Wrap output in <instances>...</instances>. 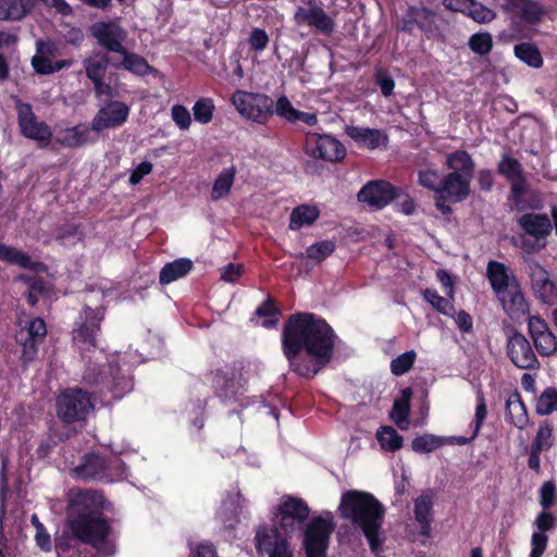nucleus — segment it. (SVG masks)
Wrapping results in <instances>:
<instances>
[{"mask_svg": "<svg viewBox=\"0 0 557 557\" xmlns=\"http://www.w3.org/2000/svg\"><path fill=\"white\" fill-rule=\"evenodd\" d=\"M499 9L515 24L539 25L546 15L537 0H499Z\"/></svg>", "mask_w": 557, "mask_h": 557, "instance_id": "12", "label": "nucleus"}, {"mask_svg": "<svg viewBox=\"0 0 557 557\" xmlns=\"http://www.w3.org/2000/svg\"><path fill=\"white\" fill-rule=\"evenodd\" d=\"M119 54L123 57V60L120 62L112 61L111 63V65L116 70L123 69L140 77L151 74L154 70L144 57L128 51L126 48H124V51Z\"/></svg>", "mask_w": 557, "mask_h": 557, "instance_id": "30", "label": "nucleus"}, {"mask_svg": "<svg viewBox=\"0 0 557 557\" xmlns=\"http://www.w3.org/2000/svg\"><path fill=\"white\" fill-rule=\"evenodd\" d=\"M85 238V232L79 223H64L54 230V239L60 245L76 244Z\"/></svg>", "mask_w": 557, "mask_h": 557, "instance_id": "46", "label": "nucleus"}, {"mask_svg": "<svg viewBox=\"0 0 557 557\" xmlns=\"http://www.w3.org/2000/svg\"><path fill=\"white\" fill-rule=\"evenodd\" d=\"M467 11H465V15L471 17L473 21L478 23H490L496 18V13L475 0H470L463 3Z\"/></svg>", "mask_w": 557, "mask_h": 557, "instance_id": "49", "label": "nucleus"}, {"mask_svg": "<svg viewBox=\"0 0 557 557\" xmlns=\"http://www.w3.org/2000/svg\"><path fill=\"white\" fill-rule=\"evenodd\" d=\"M557 490L554 481H545L539 490V503L542 509H550L556 500Z\"/></svg>", "mask_w": 557, "mask_h": 557, "instance_id": "58", "label": "nucleus"}, {"mask_svg": "<svg viewBox=\"0 0 557 557\" xmlns=\"http://www.w3.org/2000/svg\"><path fill=\"white\" fill-rule=\"evenodd\" d=\"M434 497V491L426 488L413 500V512L416 521L420 525V534L426 539L431 536L432 531Z\"/></svg>", "mask_w": 557, "mask_h": 557, "instance_id": "26", "label": "nucleus"}, {"mask_svg": "<svg viewBox=\"0 0 557 557\" xmlns=\"http://www.w3.org/2000/svg\"><path fill=\"white\" fill-rule=\"evenodd\" d=\"M18 347V361L23 368H28L38 357L39 348L18 331L14 334Z\"/></svg>", "mask_w": 557, "mask_h": 557, "instance_id": "44", "label": "nucleus"}, {"mask_svg": "<svg viewBox=\"0 0 557 557\" xmlns=\"http://www.w3.org/2000/svg\"><path fill=\"white\" fill-rule=\"evenodd\" d=\"M0 260L30 271H41L45 268L42 262L33 261L30 257L22 250L2 243H0Z\"/></svg>", "mask_w": 557, "mask_h": 557, "instance_id": "33", "label": "nucleus"}, {"mask_svg": "<svg viewBox=\"0 0 557 557\" xmlns=\"http://www.w3.org/2000/svg\"><path fill=\"white\" fill-rule=\"evenodd\" d=\"M504 308L511 312L524 313L529 310L528 302L521 292L520 284L518 287H510L505 295L499 296Z\"/></svg>", "mask_w": 557, "mask_h": 557, "instance_id": "47", "label": "nucleus"}, {"mask_svg": "<svg viewBox=\"0 0 557 557\" xmlns=\"http://www.w3.org/2000/svg\"><path fill=\"white\" fill-rule=\"evenodd\" d=\"M408 16L422 32H429L435 23L436 14L428 8L410 7Z\"/></svg>", "mask_w": 557, "mask_h": 557, "instance_id": "51", "label": "nucleus"}, {"mask_svg": "<svg viewBox=\"0 0 557 557\" xmlns=\"http://www.w3.org/2000/svg\"><path fill=\"white\" fill-rule=\"evenodd\" d=\"M423 298L436 311H438L447 317H453L456 312L453 302L449 299L438 295V293L435 289L426 288L423 292Z\"/></svg>", "mask_w": 557, "mask_h": 557, "instance_id": "52", "label": "nucleus"}, {"mask_svg": "<svg viewBox=\"0 0 557 557\" xmlns=\"http://www.w3.org/2000/svg\"><path fill=\"white\" fill-rule=\"evenodd\" d=\"M104 318V308H91L85 305L76 317L72 329V341L79 350H94L98 346L97 337Z\"/></svg>", "mask_w": 557, "mask_h": 557, "instance_id": "7", "label": "nucleus"}, {"mask_svg": "<svg viewBox=\"0 0 557 557\" xmlns=\"http://www.w3.org/2000/svg\"><path fill=\"white\" fill-rule=\"evenodd\" d=\"M211 375L214 395L222 403L234 404L246 391L245 383L242 382V373H237L235 368L215 369L211 371Z\"/></svg>", "mask_w": 557, "mask_h": 557, "instance_id": "15", "label": "nucleus"}, {"mask_svg": "<svg viewBox=\"0 0 557 557\" xmlns=\"http://www.w3.org/2000/svg\"><path fill=\"white\" fill-rule=\"evenodd\" d=\"M230 100L242 116L258 124H265L274 114V101L265 94L237 89Z\"/></svg>", "mask_w": 557, "mask_h": 557, "instance_id": "8", "label": "nucleus"}, {"mask_svg": "<svg viewBox=\"0 0 557 557\" xmlns=\"http://www.w3.org/2000/svg\"><path fill=\"white\" fill-rule=\"evenodd\" d=\"M33 8L34 4L27 0H0V21L21 22Z\"/></svg>", "mask_w": 557, "mask_h": 557, "instance_id": "34", "label": "nucleus"}, {"mask_svg": "<svg viewBox=\"0 0 557 557\" xmlns=\"http://www.w3.org/2000/svg\"><path fill=\"white\" fill-rule=\"evenodd\" d=\"M235 175L236 169L234 165H232L231 168L224 169L216 176L211 190L212 200H220L230 194L234 184Z\"/></svg>", "mask_w": 557, "mask_h": 557, "instance_id": "41", "label": "nucleus"}, {"mask_svg": "<svg viewBox=\"0 0 557 557\" xmlns=\"http://www.w3.org/2000/svg\"><path fill=\"white\" fill-rule=\"evenodd\" d=\"M345 134L354 140L357 147L362 149L375 150L379 147H386L388 144V135L379 128L347 125Z\"/></svg>", "mask_w": 557, "mask_h": 557, "instance_id": "24", "label": "nucleus"}, {"mask_svg": "<svg viewBox=\"0 0 557 557\" xmlns=\"http://www.w3.org/2000/svg\"><path fill=\"white\" fill-rule=\"evenodd\" d=\"M335 249L336 244L334 240H320L307 247L305 252H300L299 255H297V258H307L313 261L315 264H319L326 260L330 256H332Z\"/></svg>", "mask_w": 557, "mask_h": 557, "instance_id": "39", "label": "nucleus"}, {"mask_svg": "<svg viewBox=\"0 0 557 557\" xmlns=\"http://www.w3.org/2000/svg\"><path fill=\"white\" fill-rule=\"evenodd\" d=\"M338 336L331 324L312 312L287 317L281 333V348L290 372L311 380L333 360Z\"/></svg>", "mask_w": 557, "mask_h": 557, "instance_id": "1", "label": "nucleus"}, {"mask_svg": "<svg viewBox=\"0 0 557 557\" xmlns=\"http://www.w3.org/2000/svg\"><path fill=\"white\" fill-rule=\"evenodd\" d=\"M253 542L260 557H294L289 539L275 524L259 525Z\"/></svg>", "mask_w": 557, "mask_h": 557, "instance_id": "10", "label": "nucleus"}, {"mask_svg": "<svg viewBox=\"0 0 557 557\" xmlns=\"http://www.w3.org/2000/svg\"><path fill=\"white\" fill-rule=\"evenodd\" d=\"M445 164L451 172H460L465 177L472 180L475 163L468 151L460 149L449 153Z\"/></svg>", "mask_w": 557, "mask_h": 557, "instance_id": "36", "label": "nucleus"}, {"mask_svg": "<svg viewBox=\"0 0 557 557\" xmlns=\"http://www.w3.org/2000/svg\"><path fill=\"white\" fill-rule=\"evenodd\" d=\"M375 84L380 87L381 94L384 97H389L395 88L394 78L383 69L375 71L374 75Z\"/></svg>", "mask_w": 557, "mask_h": 557, "instance_id": "62", "label": "nucleus"}, {"mask_svg": "<svg viewBox=\"0 0 557 557\" xmlns=\"http://www.w3.org/2000/svg\"><path fill=\"white\" fill-rule=\"evenodd\" d=\"M506 354L511 363L521 370H537L541 362L537 359L529 339L516 329L507 337Z\"/></svg>", "mask_w": 557, "mask_h": 557, "instance_id": "14", "label": "nucleus"}, {"mask_svg": "<svg viewBox=\"0 0 557 557\" xmlns=\"http://www.w3.org/2000/svg\"><path fill=\"white\" fill-rule=\"evenodd\" d=\"M104 509L106 498L100 491L71 488L67 493L66 525L72 539L111 556L115 544L109 540L112 525Z\"/></svg>", "mask_w": 557, "mask_h": 557, "instance_id": "2", "label": "nucleus"}, {"mask_svg": "<svg viewBox=\"0 0 557 557\" xmlns=\"http://www.w3.org/2000/svg\"><path fill=\"white\" fill-rule=\"evenodd\" d=\"M112 61L103 51H94L83 60L86 76L90 81L104 78L106 72Z\"/></svg>", "mask_w": 557, "mask_h": 557, "instance_id": "35", "label": "nucleus"}, {"mask_svg": "<svg viewBox=\"0 0 557 557\" xmlns=\"http://www.w3.org/2000/svg\"><path fill=\"white\" fill-rule=\"evenodd\" d=\"M444 446V437L425 433L416 436L411 442V448L418 454H429Z\"/></svg>", "mask_w": 557, "mask_h": 557, "instance_id": "48", "label": "nucleus"}, {"mask_svg": "<svg viewBox=\"0 0 557 557\" xmlns=\"http://www.w3.org/2000/svg\"><path fill=\"white\" fill-rule=\"evenodd\" d=\"M94 408L90 394L79 387L63 389L55 400L57 417L64 424L86 421Z\"/></svg>", "mask_w": 557, "mask_h": 557, "instance_id": "5", "label": "nucleus"}, {"mask_svg": "<svg viewBox=\"0 0 557 557\" xmlns=\"http://www.w3.org/2000/svg\"><path fill=\"white\" fill-rule=\"evenodd\" d=\"M129 115V107L119 100H110L101 108L91 121L92 131L99 133L107 128H115L123 125Z\"/></svg>", "mask_w": 557, "mask_h": 557, "instance_id": "22", "label": "nucleus"}, {"mask_svg": "<svg viewBox=\"0 0 557 557\" xmlns=\"http://www.w3.org/2000/svg\"><path fill=\"white\" fill-rule=\"evenodd\" d=\"M89 32L97 44L108 52L120 53L124 51L123 41L126 38V32L120 24L113 21L96 22L90 26Z\"/></svg>", "mask_w": 557, "mask_h": 557, "instance_id": "19", "label": "nucleus"}, {"mask_svg": "<svg viewBox=\"0 0 557 557\" xmlns=\"http://www.w3.org/2000/svg\"><path fill=\"white\" fill-rule=\"evenodd\" d=\"M486 277L497 296L505 295L510 287H518L515 273L503 262L491 260L486 267Z\"/></svg>", "mask_w": 557, "mask_h": 557, "instance_id": "25", "label": "nucleus"}, {"mask_svg": "<svg viewBox=\"0 0 557 557\" xmlns=\"http://www.w3.org/2000/svg\"><path fill=\"white\" fill-rule=\"evenodd\" d=\"M305 152L311 158L327 162H339L346 157L344 145L327 134L308 133L305 140Z\"/></svg>", "mask_w": 557, "mask_h": 557, "instance_id": "13", "label": "nucleus"}, {"mask_svg": "<svg viewBox=\"0 0 557 557\" xmlns=\"http://www.w3.org/2000/svg\"><path fill=\"white\" fill-rule=\"evenodd\" d=\"M554 445L553 428L548 423L541 424L530 448L535 450H548Z\"/></svg>", "mask_w": 557, "mask_h": 557, "instance_id": "55", "label": "nucleus"}, {"mask_svg": "<svg viewBox=\"0 0 557 557\" xmlns=\"http://www.w3.org/2000/svg\"><path fill=\"white\" fill-rule=\"evenodd\" d=\"M397 196V188L386 181H372L358 193V199L382 209Z\"/></svg>", "mask_w": 557, "mask_h": 557, "instance_id": "23", "label": "nucleus"}, {"mask_svg": "<svg viewBox=\"0 0 557 557\" xmlns=\"http://www.w3.org/2000/svg\"><path fill=\"white\" fill-rule=\"evenodd\" d=\"M412 397V388L406 387L400 391V397L396 398L393 404L391 417L397 425L406 422L410 414V401Z\"/></svg>", "mask_w": 557, "mask_h": 557, "instance_id": "45", "label": "nucleus"}, {"mask_svg": "<svg viewBox=\"0 0 557 557\" xmlns=\"http://www.w3.org/2000/svg\"><path fill=\"white\" fill-rule=\"evenodd\" d=\"M24 281H30L29 290L27 294V302L30 306H36L39 301V297L47 292L46 282L42 277L28 278L26 276H22Z\"/></svg>", "mask_w": 557, "mask_h": 557, "instance_id": "61", "label": "nucleus"}, {"mask_svg": "<svg viewBox=\"0 0 557 557\" xmlns=\"http://www.w3.org/2000/svg\"><path fill=\"white\" fill-rule=\"evenodd\" d=\"M341 518L350 521L366 537L370 549L377 553L385 541L382 527L385 507L371 493L360 490H348L341 496L338 505Z\"/></svg>", "mask_w": 557, "mask_h": 557, "instance_id": "3", "label": "nucleus"}, {"mask_svg": "<svg viewBox=\"0 0 557 557\" xmlns=\"http://www.w3.org/2000/svg\"><path fill=\"white\" fill-rule=\"evenodd\" d=\"M194 269V262L188 258H178L163 265L159 273V283L169 285L185 277Z\"/></svg>", "mask_w": 557, "mask_h": 557, "instance_id": "32", "label": "nucleus"}, {"mask_svg": "<svg viewBox=\"0 0 557 557\" xmlns=\"http://www.w3.org/2000/svg\"><path fill=\"white\" fill-rule=\"evenodd\" d=\"M333 517H314L304 529V548L306 557H326L330 539L334 532Z\"/></svg>", "mask_w": 557, "mask_h": 557, "instance_id": "9", "label": "nucleus"}, {"mask_svg": "<svg viewBox=\"0 0 557 557\" xmlns=\"http://www.w3.org/2000/svg\"><path fill=\"white\" fill-rule=\"evenodd\" d=\"M20 333L28 338L33 344H35L38 348L44 343L47 336V324L45 320L40 317L29 319L23 327L17 330Z\"/></svg>", "mask_w": 557, "mask_h": 557, "instance_id": "42", "label": "nucleus"}, {"mask_svg": "<svg viewBox=\"0 0 557 557\" xmlns=\"http://www.w3.org/2000/svg\"><path fill=\"white\" fill-rule=\"evenodd\" d=\"M505 420L519 430L525 429L529 424V413L527 406L522 400L520 393L516 389L511 392L505 404Z\"/></svg>", "mask_w": 557, "mask_h": 557, "instance_id": "29", "label": "nucleus"}, {"mask_svg": "<svg viewBox=\"0 0 557 557\" xmlns=\"http://www.w3.org/2000/svg\"><path fill=\"white\" fill-rule=\"evenodd\" d=\"M417 359V352L414 350H408L391 361V372L395 376H401L409 372L413 367Z\"/></svg>", "mask_w": 557, "mask_h": 557, "instance_id": "54", "label": "nucleus"}, {"mask_svg": "<svg viewBox=\"0 0 557 557\" xmlns=\"http://www.w3.org/2000/svg\"><path fill=\"white\" fill-rule=\"evenodd\" d=\"M486 417H487L486 400H485L484 394L482 392H479L476 394L475 413H474V419L472 421V425L474 429V436L479 435Z\"/></svg>", "mask_w": 557, "mask_h": 557, "instance_id": "60", "label": "nucleus"}, {"mask_svg": "<svg viewBox=\"0 0 557 557\" xmlns=\"http://www.w3.org/2000/svg\"><path fill=\"white\" fill-rule=\"evenodd\" d=\"M214 109V102L211 98H200L193 107L194 117L201 124H208L213 117Z\"/></svg>", "mask_w": 557, "mask_h": 557, "instance_id": "56", "label": "nucleus"}, {"mask_svg": "<svg viewBox=\"0 0 557 557\" xmlns=\"http://www.w3.org/2000/svg\"><path fill=\"white\" fill-rule=\"evenodd\" d=\"M376 440L383 450L395 453L403 447L404 437L389 425H382L376 431Z\"/></svg>", "mask_w": 557, "mask_h": 557, "instance_id": "43", "label": "nucleus"}, {"mask_svg": "<svg viewBox=\"0 0 557 557\" xmlns=\"http://www.w3.org/2000/svg\"><path fill=\"white\" fill-rule=\"evenodd\" d=\"M255 315L258 318H264L261 322V325L264 329L271 330L277 326L281 311L276 306L275 300L268 296L265 300H263L255 310Z\"/></svg>", "mask_w": 557, "mask_h": 557, "instance_id": "40", "label": "nucleus"}, {"mask_svg": "<svg viewBox=\"0 0 557 557\" xmlns=\"http://www.w3.org/2000/svg\"><path fill=\"white\" fill-rule=\"evenodd\" d=\"M470 184L471 178L465 177L460 172H449L442 178L440 193L450 197V202H461L470 196Z\"/></svg>", "mask_w": 557, "mask_h": 557, "instance_id": "27", "label": "nucleus"}, {"mask_svg": "<svg viewBox=\"0 0 557 557\" xmlns=\"http://www.w3.org/2000/svg\"><path fill=\"white\" fill-rule=\"evenodd\" d=\"M536 532L546 534L556 528V517L549 509H542L533 522Z\"/></svg>", "mask_w": 557, "mask_h": 557, "instance_id": "59", "label": "nucleus"}, {"mask_svg": "<svg viewBox=\"0 0 557 557\" xmlns=\"http://www.w3.org/2000/svg\"><path fill=\"white\" fill-rule=\"evenodd\" d=\"M520 227L530 236L542 239L550 235L552 220L545 213H525L518 219Z\"/></svg>", "mask_w": 557, "mask_h": 557, "instance_id": "28", "label": "nucleus"}, {"mask_svg": "<svg viewBox=\"0 0 557 557\" xmlns=\"http://www.w3.org/2000/svg\"><path fill=\"white\" fill-rule=\"evenodd\" d=\"M497 172L509 182L513 201H521L522 197L527 193L528 182L523 174V168L520 161L507 153H504L497 164Z\"/></svg>", "mask_w": 557, "mask_h": 557, "instance_id": "21", "label": "nucleus"}, {"mask_svg": "<svg viewBox=\"0 0 557 557\" xmlns=\"http://www.w3.org/2000/svg\"><path fill=\"white\" fill-rule=\"evenodd\" d=\"M91 131H92L91 125L88 126L86 124H77L73 127H69V128L62 131L55 140L62 147H66V148L82 147L88 143L95 141V139L90 138Z\"/></svg>", "mask_w": 557, "mask_h": 557, "instance_id": "31", "label": "nucleus"}, {"mask_svg": "<svg viewBox=\"0 0 557 557\" xmlns=\"http://www.w3.org/2000/svg\"><path fill=\"white\" fill-rule=\"evenodd\" d=\"M548 544V535L534 531L531 535V552L529 557H543Z\"/></svg>", "mask_w": 557, "mask_h": 557, "instance_id": "64", "label": "nucleus"}, {"mask_svg": "<svg viewBox=\"0 0 557 557\" xmlns=\"http://www.w3.org/2000/svg\"><path fill=\"white\" fill-rule=\"evenodd\" d=\"M17 124L21 134L38 143L40 148L50 145L52 138L51 127L45 121H38L29 103L17 99L15 102Z\"/></svg>", "mask_w": 557, "mask_h": 557, "instance_id": "11", "label": "nucleus"}, {"mask_svg": "<svg viewBox=\"0 0 557 557\" xmlns=\"http://www.w3.org/2000/svg\"><path fill=\"white\" fill-rule=\"evenodd\" d=\"M535 411L540 416H548L557 411V388L549 386L546 387L535 405Z\"/></svg>", "mask_w": 557, "mask_h": 557, "instance_id": "50", "label": "nucleus"}, {"mask_svg": "<svg viewBox=\"0 0 557 557\" xmlns=\"http://www.w3.org/2000/svg\"><path fill=\"white\" fill-rule=\"evenodd\" d=\"M125 463L116 456L89 451L83 455L73 469V476L84 482L112 483L123 478Z\"/></svg>", "mask_w": 557, "mask_h": 557, "instance_id": "4", "label": "nucleus"}, {"mask_svg": "<svg viewBox=\"0 0 557 557\" xmlns=\"http://www.w3.org/2000/svg\"><path fill=\"white\" fill-rule=\"evenodd\" d=\"M515 57L532 69H541L544 64L542 53L534 42L525 41L515 45Z\"/></svg>", "mask_w": 557, "mask_h": 557, "instance_id": "38", "label": "nucleus"}, {"mask_svg": "<svg viewBox=\"0 0 557 557\" xmlns=\"http://www.w3.org/2000/svg\"><path fill=\"white\" fill-rule=\"evenodd\" d=\"M531 288L537 300L547 306L557 305V285L549 277L548 271L536 260L528 262Z\"/></svg>", "mask_w": 557, "mask_h": 557, "instance_id": "16", "label": "nucleus"}, {"mask_svg": "<svg viewBox=\"0 0 557 557\" xmlns=\"http://www.w3.org/2000/svg\"><path fill=\"white\" fill-rule=\"evenodd\" d=\"M313 2L315 0H308L310 7L307 9L302 7L297 8L294 14L296 25H307L324 36H331L335 30V21L321 5L312 4Z\"/></svg>", "mask_w": 557, "mask_h": 557, "instance_id": "18", "label": "nucleus"}, {"mask_svg": "<svg viewBox=\"0 0 557 557\" xmlns=\"http://www.w3.org/2000/svg\"><path fill=\"white\" fill-rule=\"evenodd\" d=\"M418 183L434 193H440L442 178L436 170H420L418 172Z\"/></svg>", "mask_w": 557, "mask_h": 557, "instance_id": "57", "label": "nucleus"}, {"mask_svg": "<svg viewBox=\"0 0 557 557\" xmlns=\"http://www.w3.org/2000/svg\"><path fill=\"white\" fill-rule=\"evenodd\" d=\"M320 216V210L315 206L299 205L295 207L289 215L288 227L292 231H299L305 225H312Z\"/></svg>", "mask_w": 557, "mask_h": 557, "instance_id": "37", "label": "nucleus"}, {"mask_svg": "<svg viewBox=\"0 0 557 557\" xmlns=\"http://www.w3.org/2000/svg\"><path fill=\"white\" fill-rule=\"evenodd\" d=\"M309 515L310 508L302 498L284 495L274 513V524L290 539L294 534L300 535L304 532Z\"/></svg>", "mask_w": 557, "mask_h": 557, "instance_id": "6", "label": "nucleus"}, {"mask_svg": "<svg viewBox=\"0 0 557 557\" xmlns=\"http://www.w3.org/2000/svg\"><path fill=\"white\" fill-rule=\"evenodd\" d=\"M97 384L100 385L101 394L110 393L115 399L123 398L133 389V380L122 373L116 363H109L100 371V380L97 381Z\"/></svg>", "mask_w": 557, "mask_h": 557, "instance_id": "20", "label": "nucleus"}, {"mask_svg": "<svg viewBox=\"0 0 557 557\" xmlns=\"http://www.w3.org/2000/svg\"><path fill=\"white\" fill-rule=\"evenodd\" d=\"M470 50L479 55H486L493 49V37L490 33H475L468 41Z\"/></svg>", "mask_w": 557, "mask_h": 557, "instance_id": "53", "label": "nucleus"}, {"mask_svg": "<svg viewBox=\"0 0 557 557\" xmlns=\"http://www.w3.org/2000/svg\"><path fill=\"white\" fill-rule=\"evenodd\" d=\"M171 115L180 129L186 131L189 128L191 116L186 107L183 104H174L171 109Z\"/></svg>", "mask_w": 557, "mask_h": 557, "instance_id": "63", "label": "nucleus"}, {"mask_svg": "<svg viewBox=\"0 0 557 557\" xmlns=\"http://www.w3.org/2000/svg\"><path fill=\"white\" fill-rule=\"evenodd\" d=\"M528 332L534 348L541 357H552L557 352V337L548 323L539 314L528 319Z\"/></svg>", "mask_w": 557, "mask_h": 557, "instance_id": "17", "label": "nucleus"}]
</instances>
